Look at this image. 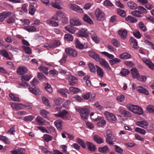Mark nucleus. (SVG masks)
I'll return each mask as SVG.
<instances>
[{"instance_id":"f257e3e1","label":"nucleus","mask_w":154,"mask_h":154,"mask_svg":"<svg viewBox=\"0 0 154 154\" xmlns=\"http://www.w3.org/2000/svg\"><path fill=\"white\" fill-rule=\"evenodd\" d=\"M75 110L79 112L81 117L83 120H86L89 115L90 111L89 109L86 107L82 108L77 107L75 108Z\"/></svg>"},{"instance_id":"f03ea898","label":"nucleus","mask_w":154,"mask_h":154,"mask_svg":"<svg viewBox=\"0 0 154 154\" xmlns=\"http://www.w3.org/2000/svg\"><path fill=\"white\" fill-rule=\"evenodd\" d=\"M127 107L130 111L136 114L141 115L143 112L142 109L137 106L128 105Z\"/></svg>"},{"instance_id":"7ed1b4c3","label":"nucleus","mask_w":154,"mask_h":154,"mask_svg":"<svg viewBox=\"0 0 154 154\" xmlns=\"http://www.w3.org/2000/svg\"><path fill=\"white\" fill-rule=\"evenodd\" d=\"M96 60L99 62L100 64L103 66L108 71L111 70V69L108 62L104 59L101 58L99 56Z\"/></svg>"},{"instance_id":"20e7f679","label":"nucleus","mask_w":154,"mask_h":154,"mask_svg":"<svg viewBox=\"0 0 154 154\" xmlns=\"http://www.w3.org/2000/svg\"><path fill=\"white\" fill-rule=\"evenodd\" d=\"M104 114L107 119L109 122H116L117 118L113 114L106 111L104 113Z\"/></svg>"},{"instance_id":"39448f33","label":"nucleus","mask_w":154,"mask_h":154,"mask_svg":"<svg viewBox=\"0 0 154 154\" xmlns=\"http://www.w3.org/2000/svg\"><path fill=\"white\" fill-rule=\"evenodd\" d=\"M68 112L66 110L63 109L60 112L54 114L56 117H60L63 119H66L68 117Z\"/></svg>"},{"instance_id":"423d86ee","label":"nucleus","mask_w":154,"mask_h":154,"mask_svg":"<svg viewBox=\"0 0 154 154\" xmlns=\"http://www.w3.org/2000/svg\"><path fill=\"white\" fill-rule=\"evenodd\" d=\"M95 14L98 20H101L104 16V14L99 8H97L95 11Z\"/></svg>"},{"instance_id":"0eeeda50","label":"nucleus","mask_w":154,"mask_h":154,"mask_svg":"<svg viewBox=\"0 0 154 154\" xmlns=\"http://www.w3.org/2000/svg\"><path fill=\"white\" fill-rule=\"evenodd\" d=\"M65 51L66 54L71 57H75L77 56V52L74 49L67 48L65 49Z\"/></svg>"},{"instance_id":"6e6552de","label":"nucleus","mask_w":154,"mask_h":154,"mask_svg":"<svg viewBox=\"0 0 154 154\" xmlns=\"http://www.w3.org/2000/svg\"><path fill=\"white\" fill-rule=\"evenodd\" d=\"M27 68L25 66H20L17 69V72L20 75H23L27 72Z\"/></svg>"},{"instance_id":"1a4fd4ad","label":"nucleus","mask_w":154,"mask_h":154,"mask_svg":"<svg viewBox=\"0 0 154 154\" xmlns=\"http://www.w3.org/2000/svg\"><path fill=\"white\" fill-rule=\"evenodd\" d=\"M142 60L143 62L147 65L150 69H154V64L149 59H147L146 58H143Z\"/></svg>"},{"instance_id":"9d476101","label":"nucleus","mask_w":154,"mask_h":154,"mask_svg":"<svg viewBox=\"0 0 154 154\" xmlns=\"http://www.w3.org/2000/svg\"><path fill=\"white\" fill-rule=\"evenodd\" d=\"M65 16H66L65 14L63 12L61 11H59L57 12L56 15L53 17V18L54 20H57L59 18L63 19V18H65Z\"/></svg>"},{"instance_id":"9b49d317","label":"nucleus","mask_w":154,"mask_h":154,"mask_svg":"<svg viewBox=\"0 0 154 154\" xmlns=\"http://www.w3.org/2000/svg\"><path fill=\"white\" fill-rule=\"evenodd\" d=\"M127 31L124 29H121L118 31V34L122 39H124L126 38L127 35Z\"/></svg>"},{"instance_id":"f8f14e48","label":"nucleus","mask_w":154,"mask_h":154,"mask_svg":"<svg viewBox=\"0 0 154 154\" xmlns=\"http://www.w3.org/2000/svg\"><path fill=\"white\" fill-rule=\"evenodd\" d=\"M54 125L57 128V129L59 131H61L63 128L62 124V120L59 119L56 120L54 122Z\"/></svg>"},{"instance_id":"ddd939ff","label":"nucleus","mask_w":154,"mask_h":154,"mask_svg":"<svg viewBox=\"0 0 154 154\" xmlns=\"http://www.w3.org/2000/svg\"><path fill=\"white\" fill-rule=\"evenodd\" d=\"M78 36L80 37H86L88 36V32L86 29H82L78 33Z\"/></svg>"},{"instance_id":"4468645a","label":"nucleus","mask_w":154,"mask_h":154,"mask_svg":"<svg viewBox=\"0 0 154 154\" xmlns=\"http://www.w3.org/2000/svg\"><path fill=\"white\" fill-rule=\"evenodd\" d=\"M11 106L13 109L19 110L23 109L24 105L20 103H13L11 104Z\"/></svg>"},{"instance_id":"2eb2a0df","label":"nucleus","mask_w":154,"mask_h":154,"mask_svg":"<svg viewBox=\"0 0 154 154\" xmlns=\"http://www.w3.org/2000/svg\"><path fill=\"white\" fill-rule=\"evenodd\" d=\"M136 125L143 128H146L148 125L147 122L146 121H137L136 123Z\"/></svg>"},{"instance_id":"dca6fc26","label":"nucleus","mask_w":154,"mask_h":154,"mask_svg":"<svg viewBox=\"0 0 154 154\" xmlns=\"http://www.w3.org/2000/svg\"><path fill=\"white\" fill-rule=\"evenodd\" d=\"M70 23L71 25L73 26H78L81 24L80 20L76 18L71 19L70 21Z\"/></svg>"},{"instance_id":"f3484780","label":"nucleus","mask_w":154,"mask_h":154,"mask_svg":"<svg viewBox=\"0 0 154 154\" xmlns=\"http://www.w3.org/2000/svg\"><path fill=\"white\" fill-rule=\"evenodd\" d=\"M127 5L129 8L131 9L135 10L137 8V5L132 1L127 2Z\"/></svg>"},{"instance_id":"a211bd4d","label":"nucleus","mask_w":154,"mask_h":154,"mask_svg":"<svg viewBox=\"0 0 154 154\" xmlns=\"http://www.w3.org/2000/svg\"><path fill=\"white\" fill-rule=\"evenodd\" d=\"M97 74L100 77L102 78L104 75V71L100 67L96 65Z\"/></svg>"},{"instance_id":"6ab92c4d","label":"nucleus","mask_w":154,"mask_h":154,"mask_svg":"<svg viewBox=\"0 0 154 154\" xmlns=\"http://www.w3.org/2000/svg\"><path fill=\"white\" fill-rule=\"evenodd\" d=\"M131 71L133 78L137 79L139 76L137 69L135 68H132Z\"/></svg>"},{"instance_id":"aec40b11","label":"nucleus","mask_w":154,"mask_h":154,"mask_svg":"<svg viewBox=\"0 0 154 154\" xmlns=\"http://www.w3.org/2000/svg\"><path fill=\"white\" fill-rule=\"evenodd\" d=\"M93 138L94 140L98 144H101L103 142V139L97 135H94Z\"/></svg>"},{"instance_id":"412c9836","label":"nucleus","mask_w":154,"mask_h":154,"mask_svg":"<svg viewBox=\"0 0 154 154\" xmlns=\"http://www.w3.org/2000/svg\"><path fill=\"white\" fill-rule=\"evenodd\" d=\"M77 82V79L75 77L70 75L69 76V83L71 85H73Z\"/></svg>"},{"instance_id":"4be33fe9","label":"nucleus","mask_w":154,"mask_h":154,"mask_svg":"<svg viewBox=\"0 0 154 154\" xmlns=\"http://www.w3.org/2000/svg\"><path fill=\"white\" fill-rule=\"evenodd\" d=\"M86 144L88 149L90 151L94 152L95 150V146L93 143L89 142H87Z\"/></svg>"},{"instance_id":"5701e85b","label":"nucleus","mask_w":154,"mask_h":154,"mask_svg":"<svg viewBox=\"0 0 154 154\" xmlns=\"http://www.w3.org/2000/svg\"><path fill=\"white\" fill-rule=\"evenodd\" d=\"M125 20L128 22L132 23H134L137 21L136 18L129 15L125 18Z\"/></svg>"},{"instance_id":"b1692460","label":"nucleus","mask_w":154,"mask_h":154,"mask_svg":"<svg viewBox=\"0 0 154 154\" xmlns=\"http://www.w3.org/2000/svg\"><path fill=\"white\" fill-rule=\"evenodd\" d=\"M99 120H100V121L97 123V126L101 127L106 125V121L103 117H100L99 118Z\"/></svg>"},{"instance_id":"393cba45","label":"nucleus","mask_w":154,"mask_h":154,"mask_svg":"<svg viewBox=\"0 0 154 154\" xmlns=\"http://www.w3.org/2000/svg\"><path fill=\"white\" fill-rule=\"evenodd\" d=\"M137 90L140 93H143L147 95L149 94V91L146 89L142 86H140L137 87Z\"/></svg>"},{"instance_id":"a878e982","label":"nucleus","mask_w":154,"mask_h":154,"mask_svg":"<svg viewBox=\"0 0 154 154\" xmlns=\"http://www.w3.org/2000/svg\"><path fill=\"white\" fill-rule=\"evenodd\" d=\"M65 29L70 33L74 34L75 32V28L70 25H68L65 27Z\"/></svg>"},{"instance_id":"bb28decb","label":"nucleus","mask_w":154,"mask_h":154,"mask_svg":"<svg viewBox=\"0 0 154 154\" xmlns=\"http://www.w3.org/2000/svg\"><path fill=\"white\" fill-rule=\"evenodd\" d=\"M131 14L133 16L137 17H140L143 16V13L139 11H134L131 12Z\"/></svg>"},{"instance_id":"cd10ccee","label":"nucleus","mask_w":154,"mask_h":154,"mask_svg":"<svg viewBox=\"0 0 154 154\" xmlns=\"http://www.w3.org/2000/svg\"><path fill=\"white\" fill-rule=\"evenodd\" d=\"M29 90L31 93L37 95H39L40 93V90L38 89L33 88L29 87Z\"/></svg>"},{"instance_id":"c85d7f7f","label":"nucleus","mask_w":154,"mask_h":154,"mask_svg":"<svg viewBox=\"0 0 154 154\" xmlns=\"http://www.w3.org/2000/svg\"><path fill=\"white\" fill-rule=\"evenodd\" d=\"M119 112L124 116L127 117H131V115L129 112L123 109H119Z\"/></svg>"},{"instance_id":"c756f323","label":"nucleus","mask_w":154,"mask_h":154,"mask_svg":"<svg viewBox=\"0 0 154 154\" xmlns=\"http://www.w3.org/2000/svg\"><path fill=\"white\" fill-rule=\"evenodd\" d=\"M76 47L79 49H82L84 48V45L82 44L78 39H76L75 41Z\"/></svg>"},{"instance_id":"7c9ffc66","label":"nucleus","mask_w":154,"mask_h":154,"mask_svg":"<svg viewBox=\"0 0 154 154\" xmlns=\"http://www.w3.org/2000/svg\"><path fill=\"white\" fill-rule=\"evenodd\" d=\"M0 54L8 60H10L11 59V58L9 57L8 52L5 50H0Z\"/></svg>"},{"instance_id":"2f4dec72","label":"nucleus","mask_w":154,"mask_h":154,"mask_svg":"<svg viewBox=\"0 0 154 154\" xmlns=\"http://www.w3.org/2000/svg\"><path fill=\"white\" fill-rule=\"evenodd\" d=\"M89 56L93 58L95 60L97 59L99 56L98 54H96L94 51L91 50L88 52Z\"/></svg>"},{"instance_id":"473e14b6","label":"nucleus","mask_w":154,"mask_h":154,"mask_svg":"<svg viewBox=\"0 0 154 154\" xmlns=\"http://www.w3.org/2000/svg\"><path fill=\"white\" fill-rule=\"evenodd\" d=\"M23 29L29 32H32L36 31V29L34 26H28L24 27Z\"/></svg>"},{"instance_id":"72a5a7b5","label":"nucleus","mask_w":154,"mask_h":154,"mask_svg":"<svg viewBox=\"0 0 154 154\" xmlns=\"http://www.w3.org/2000/svg\"><path fill=\"white\" fill-rule=\"evenodd\" d=\"M131 55L128 53L125 52L119 55V57L122 59H127L130 58Z\"/></svg>"},{"instance_id":"f704fd0d","label":"nucleus","mask_w":154,"mask_h":154,"mask_svg":"<svg viewBox=\"0 0 154 154\" xmlns=\"http://www.w3.org/2000/svg\"><path fill=\"white\" fill-rule=\"evenodd\" d=\"M132 44V47L134 49H137L138 48L137 42L136 40L133 38L131 37L130 40Z\"/></svg>"},{"instance_id":"c9c22d12","label":"nucleus","mask_w":154,"mask_h":154,"mask_svg":"<svg viewBox=\"0 0 154 154\" xmlns=\"http://www.w3.org/2000/svg\"><path fill=\"white\" fill-rule=\"evenodd\" d=\"M38 69L44 73L46 75L48 74L49 72L48 71V67L44 66H40L38 67Z\"/></svg>"},{"instance_id":"e433bc0d","label":"nucleus","mask_w":154,"mask_h":154,"mask_svg":"<svg viewBox=\"0 0 154 154\" xmlns=\"http://www.w3.org/2000/svg\"><path fill=\"white\" fill-rule=\"evenodd\" d=\"M121 62V60L117 58H113L109 61V63L112 66L115 64L119 63Z\"/></svg>"},{"instance_id":"4c0bfd02","label":"nucleus","mask_w":154,"mask_h":154,"mask_svg":"<svg viewBox=\"0 0 154 154\" xmlns=\"http://www.w3.org/2000/svg\"><path fill=\"white\" fill-rule=\"evenodd\" d=\"M51 45L52 48L56 47L60 45V42L58 40H54L51 42Z\"/></svg>"},{"instance_id":"58836bf2","label":"nucleus","mask_w":154,"mask_h":154,"mask_svg":"<svg viewBox=\"0 0 154 154\" xmlns=\"http://www.w3.org/2000/svg\"><path fill=\"white\" fill-rule=\"evenodd\" d=\"M83 19L84 21L87 22L89 24H91L93 23L92 20L87 14H85L84 15Z\"/></svg>"},{"instance_id":"ea45409f","label":"nucleus","mask_w":154,"mask_h":154,"mask_svg":"<svg viewBox=\"0 0 154 154\" xmlns=\"http://www.w3.org/2000/svg\"><path fill=\"white\" fill-rule=\"evenodd\" d=\"M90 116L92 120L95 121H97L99 120V117L97 114H94L93 112H91L90 114Z\"/></svg>"},{"instance_id":"a19ab883","label":"nucleus","mask_w":154,"mask_h":154,"mask_svg":"<svg viewBox=\"0 0 154 154\" xmlns=\"http://www.w3.org/2000/svg\"><path fill=\"white\" fill-rule=\"evenodd\" d=\"M109 149L108 147L106 146H103L100 147L99 148V151L103 153H104L108 151Z\"/></svg>"},{"instance_id":"79ce46f5","label":"nucleus","mask_w":154,"mask_h":154,"mask_svg":"<svg viewBox=\"0 0 154 154\" xmlns=\"http://www.w3.org/2000/svg\"><path fill=\"white\" fill-rule=\"evenodd\" d=\"M43 139L46 142H48L52 140L53 137L48 134H45L43 136Z\"/></svg>"},{"instance_id":"37998d69","label":"nucleus","mask_w":154,"mask_h":154,"mask_svg":"<svg viewBox=\"0 0 154 154\" xmlns=\"http://www.w3.org/2000/svg\"><path fill=\"white\" fill-rule=\"evenodd\" d=\"M0 140L7 144H9L10 143L9 139L6 136L0 135Z\"/></svg>"},{"instance_id":"c03bdc74","label":"nucleus","mask_w":154,"mask_h":154,"mask_svg":"<svg viewBox=\"0 0 154 154\" xmlns=\"http://www.w3.org/2000/svg\"><path fill=\"white\" fill-rule=\"evenodd\" d=\"M38 124L39 125H43L44 124L45 122L43 121V118L40 116H38L36 119Z\"/></svg>"},{"instance_id":"a18cd8bd","label":"nucleus","mask_w":154,"mask_h":154,"mask_svg":"<svg viewBox=\"0 0 154 154\" xmlns=\"http://www.w3.org/2000/svg\"><path fill=\"white\" fill-rule=\"evenodd\" d=\"M58 92L59 93L63 95L64 97H67L66 93H68V90L66 89H61L59 90H58Z\"/></svg>"},{"instance_id":"49530a36","label":"nucleus","mask_w":154,"mask_h":154,"mask_svg":"<svg viewBox=\"0 0 154 154\" xmlns=\"http://www.w3.org/2000/svg\"><path fill=\"white\" fill-rule=\"evenodd\" d=\"M64 39L67 41H71L73 39V37L72 35L69 34H66L65 35Z\"/></svg>"},{"instance_id":"de8ad7c7","label":"nucleus","mask_w":154,"mask_h":154,"mask_svg":"<svg viewBox=\"0 0 154 154\" xmlns=\"http://www.w3.org/2000/svg\"><path fill=\"white\" fill-rule=\"evenodd\" d=\"M54 100L55 103L57 105H60L63 102V99L60 98H55L54 99Z\"/></svg>"},{"instance_id":"09e8293b","label":"nucleus","mask_w":154,"mask_h":154,"mask_svg":"<svg viewBox=\"0 0 154 154\" xmlns=\"http://www.w3.org/2000/svg\"><path fill=\"white\" fill-rule=\"evenodd\" d=\"M37 77L41 81H43L46 79V78L45 75L42 73H38Z\"/></svg>"},{"instance_id":"8fccbe9b","label":"nucleus","mask_w":154,"mask_h":154,"mask_svg":"<svg viewBox=\"0 0 154 154\" xmlns=\"http://www.w3.org/2000/svg\"><path fill=\"white\" fill-rule=\"evenodd\" d=\"M77 141L83 148H85L86 146L85 143L82 140L79 138H76Z\"/></svg>"},{"instance_id":"3c124183","label":"nucleus","mask_w":154,"mask_h":154,"mask_svg":"<svg viewBox=\"0 0 154 154\" xmlns=\"http://www.w3.org/2000/svg\"><path fill=\"white\" fill-rule=\"evenodd\" d=\"M139 26L143 31L145 32L147 31V29L146 26L144 25L143 23L142 22H139Z\"/></svg>"},{"instance_id":"603ef678","label":"nucleus","mask_w":154,"mask_h":154,"mask_svg":"<svg viewBox=\"0 0 154 154\" xmlns=\"http://www.w3.org/2000/svg\"><path fill=\"white\" fill-rule=\"evenodd\" d=\"M92 39L96 43H98L100 42L99 38L97 37V35L95 34H94L91 36Z\"/></svg>"},{"instance_id":"864d4df0","label":"nucleus","mask_w":154,"mask_h":154,"mask_svg":"<svg viewBox=\"0 0 154 154\" xmlns=\"http://www.w3.org/2000/svg\"><path fill=\"white\" fill-rule=\"evenodd\" d=\"M9 96L13 101L18 102L20 101L18 97L15 96L12 93L10 94Z\"/></svg>"},{"instance_id":"5fc2aeb1","label":"nucleus","mask_w":154,"mask_h":154,"mask_svg":"<svg viewBox=\"0 0 154 154\" xmlns=\"http://www.w3.org/2000/svg\"><path fill=\"white\" fill-rule=\"evenodd\" d=\"M88 66L90 68V71L92 72H94L96 70V68L92 63H89Z\"/></svg>"},{"instance_id":"6e6d98bb","label":"nucleus","mask_w":154,"mask_h":154,"mask_svg":"<svg viewBox=\"0 0 154 154\" xmlns=\"http://www.w3.org/2000/svg\"><path fill=\"white\" fill-rule=\"evenodd\" d=\"M69 90L70 91L75 94L80 92V90L79 88L73 87H70Z\"/></svg>"},{"instance_id":"4d7b16f0","label":"nucleus","mask_w":154,"mask_h":154,"mask_svg":"<svg viewBox=\"0 0 154 154\" xmlns=\"http://www.w3.org/2000/svg\"><path fill=\"white\" fill-rule=\"evenodd\" d=\"M40 113L41 115L44 117L47 118L48 115L49 113L45 109H42L40 110Z\"/></svg>"},{"instance_id":"13d9d810","label":"nucleus","mask_w":154,"mask_h":154,"mask_svg":"<svg viewBox=\"0 0 154 154\" xmlns=\"http://www.w3.org/2000/svg\"><path fill=\"white\" fill-rule=\"evenodd\" d=\"M133 34L134 36L138 38H140L142 36L139 31L137 30H136L133 32Z\"/></svg>"},{"instance_id":"bf43d9fd","label":"nucleus","mask_w":154,"mask_h":154,"mask_svg":"<svg viewBox=\"0 0 154 154\" xmlns=\"http://www.w3.org/2000/svg\"><path fill=\"white\" fill-rule=\"evenodd\" d=\"M101 54L106 56L107 57L110 59H113L114 58V56L113 55L110 54L109 53H108L107 52H101Z\"/></svg>"},{"instance_id":"052dcab7","label":"nucleus","mask_w":154,"mask_h":154,"mask_svg":"<svg viewBox=\"0 0 154 154\" xmlns=\"http://www.w3.org/2000/svg\"><path fill=\"white\" fill-rule=\"evenodd\" d=\"M130 72L129 71L126 69H123L121 71L120 74L122 76H126Z\"/></svg>"},{"instance_id":"680f3d73","label":"nucleus","mask_w":154,"mask_h":154,"mask_svg":"<svg viewBox=\"0 0 154 154\" xmlns=\"http://www.w3.org/2000/svg\"><path fill=\"white\" fill-rule=\"evenodd\" d=\"M146 110L150 113L154 112V106L152 105H149L146 106Z\"/></svg>"},{"instance_id":"e2e57ef3","label":"nucleus","mask_w":154,"mask_h":154,"mask_svg":"<svg viewBox=\"0 0 154 154\" xmlns=\"http://www.w3.org/2000/svg\"><path fill=\"white\" fill-rule=\"evenodd\" d=\"M103 5L105 6L112 7L113 4L109 0H106L103 2Z\"/></svg>"},{"instance_id":"0e129e2a","label":"nucleus","mask_w":154,"mask_h":154,"mask_svg":"<svg viewBox=\"0 0 154 154\" xmlns=\"http://www.w3.org/2000/svg\"><path fill=\"white\" fill-rule=\"evenodd\" d=\"M67 58V55L66 54H64L62 58L59 61V62L61 64L65 63L66 62V59Z\"/></svg>"},{"instance_id":"69168bd1","label":"nucleus","mask_w":154,"mask_h":154,"mask_svg":"<svg viewBox=\"0 0 154 154\" xmlns=\"http://www.w3.org/2000/svg\"><path fill=\"white\" fill-rule=\"evenodd\" d=\"M135 130L136 131L144 135L146 133V131L138 127L136 128Z\"/></svg>"},{"instance_id":"338daca9","label":"nucleus","mask_w":154,"mask_h":154,"mask_svg":"<svg viewBox=\"0 0 154 154\" xmlns=\"http://www.w3.org/2000/svg\"><path fill=\"white\" fill-rule=\"evenodd\" d=\"M29 13L31 15H33L34 14L35 11L34 7L32 5H30L29 7Z\"/></svg>"},{"instance_id":"774afa93","label":"nucleus","mask_w":154,"mask_h":154,"mask_svg":"<svg viewBox=\"0 0 154 154\" xmlns=\"http://www.w3.org/2000/svg\"><path fill=\"white\" fill-rule=\"evenodd\" d=\"M23 50L25 51L26 53L28 54H31L32 53L31 49L29 47H26L24 46L23 47Z\"/></svg>"}]
</instances>
